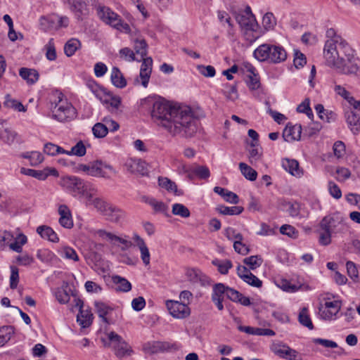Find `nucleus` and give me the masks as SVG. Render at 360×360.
Instances as JSON below:
<instances>
[{
  "instance_id": "nucleus-1",
  "label": "nucleus",
  "mask_w": 360,
  "mask_h": 360,
  "mask_svg": "<svg viewBox=\"0 0 360 360\" xmlns=\"http://www.w3.org/2000/svg\"><path fill=\"white\" fill-rule=\"evenodd\" d=\"M151 116L172 136L191 137L197 131V121L189 106L171 105L155 101Z\"/></svg>"
},
{
  "instance_id": "nucleus-2",
  "label": "nucleus",
  "mask_w": 360,
  "mask_h": 360,
  "mask_svg": "<svg viewBox=\"0 0 360 360\" xmlns=\"http://www.w3.org/2000/svg\"><path fill=\"white\" fill-rule=\"evenodd\" d=\"M347 230V224L341 214L335 212L328 214L320 221L316 229L319 243L327 246L332 243L333 237L343 234Z\"/></svg>"
},
{
  "instance_id": "nucleus-3",
  "label": "nucleus",
  "mask_w": 360,
  "mask_h": 360,
  "mask_svg": "<svg viewBox=\"0 0 360 360\" xmlns=\"http://www.w3.org/2000/svg\"><path fill=\"white\" fill-rule=\"evenodd\" d=\"M60 186L72 197L90 205L98 190L91 183L76 176H65L60 179Z\"/></svg>"
},
{
  "instance_id": "nucleus-4",
  "label": "nucleus",
  "mask_w": 360,
  "mask_h": 360,
  "mask_svg": "<svg viewBox=\"0 0 360 360\" xmlns=\"http://www.w3.org/2000/svg\"><path fill=\"white\" fill-rule=\"evenodd\" d=\"M331 61L325 58L328 66L334 68L344 75L356 74L360 68V60L355 56L354 51L348 44H345L332 54Z\"/></svg>"
},
{
  "instance_id": "nucleus-5",
  "label": "nucleus",
  "mask_w": 360,
  "mask_h": 360,
  "mask_svg": "<svg viewBox=\"0 0 360 360\" xmlns=\"http://www.w3.org/2000/svg\"><path fill=\"white\" fill-rule=\"evenodd\" d=\"M52 118L60 122H70L77 117V110L71 103L64 98L61 92L52 91L49 96Z\"/></svg>"
},
{
  "instance_id": "nucleus-6",
  "label": "nucleus",
  "mask_w": 360,
  "mask_h": 360,
  "mask_svg": "<svg viewBox=\"0 0 360 360\" xmlns=\"http://www.w3.org/2000/svg\"><path fill=\"white\" fill-rule=\"evenodd\" d=\"M226 295L228 299L232 302L240 303V304L248 307L251 304L249 297L244 296L241 292L225 285L224 283H216L212 287V301L214 303L219 311L224 309V296Z\"/></svg>"
},
{
  "instance_id": "nucleus-7",
  "label": "nucleus",
  "mask_w": 360,
  "mask_h": 360,
  "mask_svg": "<svg viewBox=\"0 0 360 360\" xmlns=\"http://www.w3.org/2000/svg\"><path fill=\"white\" fill-rule=\"evenodd\" d=\"M254 57L260 62L280 63L287 58V53L279 44H262L253 52Z\"/></svg>"
},
{
  "instance_id": "nucleus-8",
  "label": "nucleus",
  "mask_w": 360,
  "mask_h": 360,
  "mask_svg": "<svg viewBox=\"0 0 360 360\" xmlns=\"http://www.w3.org/2000/svg\"><path fill=\"white\" fill-rule=\"evenodd\" d=\"M93 205L108 221L118 223L124 217V212L101 198H94Z\"/></svg>"
},
{
  "instance_id": "nucleus-9",
  "label": "nucleus",
  "mask_w": 360,
  "mask_h": 360,
  "mask_svg": "<svg viewBox=\"0 0 360 360\" xmlns=\"http://www.w3.org/2000/svg\"><path fill=\"white\" fill-rule=\"evenodd\" d=\"M98 15L105 23L120 32L128 34L131 32L129 25L123 21L121 17L108 7H99Z\"/></svg>"
},
{
  "instance_id": "nucleus-10",
  "label": "nucleus",
  "mask_w": 360,
  "mask_h": 360,
  "mask_svg": "<svg viewBox=\"0 0 360 360\" xmlns=\"http://www.w3.org/2000/svg\"><path fill=\"white\" fill-rule=\"evenodd\" d=\"M69 22L67 16L52 13L39 18V27L43 32L53 33L60 29L68 27Z\"/></svg>"
},
{
  "instance_id": "nucleus-11",
  "label": "nucleus",
  "mask_w": 360,
  "mask_h": 360,
  "mask_svg": "<svg viewBox=\"0 0 360 360\" xmlns=\"http://www.w3.org/2000/svg\"><path fill=\"white\" fill-rule=\"evenodd\" d=\"M326 34L328 39L325 43L323 56L325 58H328L331 61L333 53L342 48L343 45L348 44V43L337 34L333 28L328 29Z\"/></svg>"
},
{
  "instance_id": "nucleus-12",
  "label": "nucleus",
  "mask_w": 360,
  "mask_h": 360,
  "mask_svg": "<svg viewBox=\"0 0 360 360\" xmlns=\"http://www.w3.org/2000/svg\"><path fill=\"white\" fill-rule=\"evenodd\" d=\"M108 338L109 340L108 346L114 349L117 356L122 357L126 354H129L131 352L129 345L116 333H109Z\"/></svg>"
},
{
  "instance_id": "nucleus-13",
  "label": "nucleus",
  "mask_w": 360,
  "mask_h": 360,
  "mask_svg": "<svg viewBox=\"0 0 360 360\" xmlns=\"http://www.w3.org/2000/svg\"><path fill=\"white\" fill-rule=\"evenodd\" d=\"M342 307L339 300L326 301L319 309L320 318L325 321L335 320Z\"/></svg>"
},
{
  "instance_id": "nucleus-14",
  "label": "nucleus",
  "mask_w": 360,
  "mask_h": 360,
  "mask_svg": "<svg viewBox=\"0 0 360 360\" xmlns=\"http://www.w3.org/2000/svg\"><path fill=\"white\" fill-rule=\"evenodd\" d=\"M178 349L179 347L176 344L162 341H149L143 345V350L148 354L177 350Z\"/></svg>"
},
{
  "instance_id": "nucleus-15",
  "label": "nucleus",
  "mask_w": 360,
  "mask_h": 360,
  "mask_svg": "<svg viewBox=\"0 0 360 360\" xmlns=\"http://www.w3.org/2000/svg\"><path fill=\"white\" fill-rule=\"evenodd\" d=\"M94 234L95 236H98L103 240L110 241L114 245H119V244H121L122 246L120 247V249L122 251L127 250L133 245L131 241L117 236L110 232H107L103 229L96 230Z\"/></svg>"
},
{
  "instance_id": "nucleus-16",
  "label": "nucleus",
  "mask_w": 360,
  "mask_h": 360,
  "mask_svg": "<svg viewBox=\"0 0 360 360\" xmlns=\"http://www.w3.org/2000/svg\"><path fill=\"white\" fill-rule=\"evenodd\" d=\"M114 172L115 170L111 165L101 160L89 163V176L109 179L110 174Z\"/></svg>"
},
{
  "instance_id": "nucleus-17",
  "label": "nucleus",
  "mask_w": 360,
  "mask_h": 360,
  "mask_svg": "<svg viewBox=\"0 0 360 360\" xmlns=\"http://www.w3.org/2000/svg\"><path fill=\"white\" fill-rule=\"evenodd\" d=\"M166 306L169 314L176 319H185L191 314V309L186 303L179 301L168 300Z\"/></svg>"
},
{
  "instance_id": "nucleus-18",
  "label": "nucleus",
  "mask_w": 360,
  "mask_h": 360,
  "mask_svg": "<svg viewBox=\"0 0 360 360\" xmlns=\"http://www.w3.org/2000/svg\"><path fill=\"white\" fill-rule=\"evenodd\" d=\"M187 280L193 284L199 283L202 286L211 284V279L198 268H188L185 272Z\"/></svg>"
},
{
  "instance_id": "nucleus-19",
  "label": "nucleus",
  "mask_w": 360,
  "mask_h": 360,
  "mask_svg": "<svg viewBox=\"0 0 360 360\" xmlns=\"http://www.w3.org/2000/svg\"><path fill=\"white\" fill-rule=\"evenodd\" d=\"M124 166L131 174L141 176H146L148 174L147 163L141 159L129 158L126 161Z\"/></svg>"
},
{
  "instance_id": "nucleus-20",
  "label": "nucleus",
  "mask_w": 360,
  "mask_h": 360,
  "mask_svg": "<svg viewBox=\"0 0 360 360\" xmlns=\"http://www.w3.org/2000/svg\"><path fill=\"white\" fill-rule=\"evenodd\" d=\"M274 352L278 356L287 360H302V355L295 349L287 345H276Z\"/></svg>"
},
{
  "instance_id": "nucleus-21",
  "label": "nucleus",
  "mask_w": 360,
  "mask_h": 360,
  "mask_svg": "<svg viewBox=\"0 0 360 360\" xmlns=\"http://www.w3.org/2000/svg\"><path fill=\"white\" fill-rule=\"evenodd\" d=\"M285 205L287 212L292 217L304 219L309 217V211L305 209L303 205L297 201L288 202Z\"/></svg>"
},
{
  "instance_id": "nucleus-22",
  "label": "nucleus",
  "mask_w": 360,
  "mask_h": 360,
  "mask_svg": "<svg viewBox=\"0 0 360 360\" xmlns=\"http://www.w3.org/2000/svg\"><path fill=\"white\" fill-rule=\"evenodd\" d=\"M132 240L140 250L141 258L143 263L146 266L149 265L150 262V254L144 240L136 233L133 234Z\"/></svg>"
},
{
  "instance_id": "nucleus-23",
  "label": "nucleus",
  "mask_w": 360,
  "mask_h": 360,
  "mask_svg": "<svg viewBox=\"0 0 360 360\" xmlns=\"http://www.w3.org/2000/svg\"><path fill=\"white\" fill-rule=\"evenodd\" d=\"M153 60L150 57L143 58L141 65L139 77L141 81V85L146 88L148 84L150 74L152 72Z\"/></svg>"
},
{
  "instance_id": "nucleus-24",
  "label": "nucleus",
  "mask_w": 360,
  "mask_h": 360,
  "mask_svg": "<svg viewBox=\"0 0 360 360\" xmlns=\"http://www.w3.org/2000/svg\"><path fill=\"white\" fill-rule=\"evenodd\" d=\"M188 174V177L193 180L195 177L200 179H207L210 176V172L207 166L204 165H194L191 167L188 168L186 170Z\"/></svg>"
},
{
  "instance_id": "nucleus-25",
  "label": "nucleus",
  "mask_w": 360,
  "mask_h": 360,
  "mask_svg": "<svg viewBox=\"0 0 360 360\" xmlns=\"http://www.w3.org/2000/svg\"><path fill=\"white\" fill-rule=\"evenodd\" d=\"M302 126L300 124H287L283 132V136L286 141H298L301 138Z\"/></svg>"
},
{
  "instance_id": "nucleus-26",
  "label": "nucleus",
  "mask_w": 360,
  "mask_h": 360,
  "mask_svg": "<svg viewBox=\"0 0 360 360\" xmlns=\"http://www.w3.org/2000/svg\"><path fill=\"white\" fill-rule=\"evenodd\" d=\"M60 214L59 224L65 229H71L73 226V220L71 212L65 205H61L58 207Z\"/></svg>"
},
{
  "instance_id": "nucleus-27",
  "label": "nucleus",
  "mask_w": 360,
  "mask_h": 360,
  "mask_svg": "<svg viewBox=\"0 0 360 360\" xmlns=\"http://www.w3.org/2000/svg\"><path fill=\"white\" fill-rule=\"evenodd\" d=\"M70 10L77 19L82 20L89 13L86 1H68Z\"/></svg>"
},
{
  "instance_id": "nucleus-28",
  "label": "nucleus",
  "mask_w": 360,
  "mask_h": 360,
  "mask_svg": "<svg viewBox=\"0 0 360 360\" xmlns=\"http://www.w3.org/2000/svg\"><path fill=\"white\" fill-rule=\"evenodd\" d=\"M103 93L105 98L103 102L108 105V108L112 112L117 111L122 103L120 96L114 95L110 91H107L106 90H103Z\"/></svg>"
},
{
  "instance_id": "nucleus-29",
  "label": "nucleus",
  "mask_w": 360,
  "mask_h": 360,
  "mask_svg": "<svg viewBox=\"0 0 360 360\" xmlns=\"http://www.w3.org/2000/svg\"><path fill=\"white\" fill-rule=\"evenodd\" d=\"M37 233L44 239L52 243H58L59 237L55 231L50 226L41 225L37 228Z\"/></svg>"
},
{
  "instance_id": "nucleus-30",
  "label": "nucleus",
  "mask_w": 360,
  "mask_h": 360,
  "mask_svg": "<svg viewBox=\"0 0 360 360\" xmlns=\"http://www.w3.org/2000/svg\"><path fill=\"white\" fill-rule=\"evenodd\" d=\"M282 167L285 170L296 177H300L303 174V172L300 168L298 162L295 160H283L282 161Z\"/></svg>"
},
{
  "instance_id": "nucleus-31",
  "label": "nucleus",
  "mask_w": 360,
  "mask_h": 360,
  "mask_svg": "<svg viewBox=\"0 0 360 360\" xmlns=\"http://www.w3.org/2000/svg\"><path fill=\"white\" fill-rule=\"evenodd\" d=\"M347 123L354 134L360 131V113L351 110L346 115Z\"/></svg>"
},
{
  "instance_id": "nucleus-32",
  "label": "nucleus",
  "mask_w": 360,
  "mask_h": 360,
  "mask_svg": "<svg viewBox=\"0 0 360 360\" xmlns=\"http://www.w3.org/2000/svg\"><path fill=\"white\" fill-rule=\"evenodd\" d=\"M248 151L249 160L252 165H255L262 160L263 150L259 143H249Z\"/></svg>"
},
{
  "instance_id": "nucleus-33",
  "label": "nucleus",
  "mask_w": 360,
  "mask_h": 360,
  "mask_svg": "<svg viewBox=\"0 0 360 360\" xmlns=\"http://www.w3.org/2000/svg\"><path fill=\"white\" fill-rule=\"evenodd\" d=\"M19 75L27 82L28 84H34L39 77V72L35 69L21 68L19 70Z\"/></svg>"
},
{
  "instance_id": "nucleus-34",
  "label": "nucleus",
  "mask_w": 360,
  "mask_h": 360,
  "mask_svg": "<svg viewBox=\"0 0 360 360\" xmlns=\"http://www.w3.org/2000/svg\"><path fill=\"white\" fill-rule=\"evenodd\" d=\"M96 312L98 314L99 318L101 319L102 321L106 324H110V321L107 318V316L112 311V308L107 304L96 301L94 302Z\"/></svg>"
},
{
  "instance_id": "nucleus-35",
  "label": "nucleus",
  "mask_w": 360,
  "mask_h": 360,
  "mask_svg": "<svg viewBox=\"0 0 360 360\" xmlns=\"http://www.w3.org/2000/svg\"><path fill=\"white\" fill-rule=\"evenodd\" d=\"M110 80L117 88L123 89L127 86V80L117 67H113L111 70Z\"/></svg>"
},
{
  "instance_id": "nucleus-36",
  "label": "nucleus",
  "mask_w": 360,
  "mask_h": 360,
  "mask_svg": "<svg viewBox=\"0 0 360 360\" xmlns=\"http://www.w3.org/2000/svg\"><path fill=\"white\" fill-rule=\"evenodd\" d=\"M112 281L117 285L116 290L118 291L127 292L131 290V283L124 277L115 275L112 276Z\"/></svg>"
},
{
  "instance_id": "nucleus-37",
  "label": "nucleus",
  "mask_w": 360,
  "mask_h": 360,
  "mask_svg": "<svg viewBox=\"0 0 360 360\" xmlns=\"http://www.w3.org/2000/svg\"><path fill=\"white\" fill-rule=\"evenodd\" d=\"M298 321L302 326L307 327L308 329H314L308 307H304L300 309L298 314Z\"/></svg>"
},
{
  "instance_id": "nucleus-38",
  "label": "nucleus",
  "mask_w": 360,
  "mask_h": 360,
  "mask_svg": "<svg viewBox=\"0 0 360 360\" xmlns=\"http://www.w3.org/2000/svg\"><path fill=\"white\" fill-rule=\"evenodd\" d=\"M80 47V41L77 39L72 38L65 44L64 53L68 57H71Z\"/></svg>"
},
{
  "instance_id": "nucleus-39",
  "label": "nucleus",
  "mask_w": 360,
  "mask_h": 360,
  "mask_svg": "<svg viewBox=\"0 0 360 360\" xmlns=\"http://www.w3.org/2000/svg\"><path fill=\"white\" fill-rule=\"evenodd\" d=\"M16 133L9 129L5 128L3 125L0 126V139L8 145H11L15 139Z\"/></svg>"
},
{
  "instance_id": "nucleus-40",
  "label": "nucleus",
  "mask_w": 360,
  "mask_h": 360,
  "mask_svg": "<svg viewBox=\"0 0 360 360\" xmlns=\"http://www.w3.org/2000/svg\"><path fill=\"white\" fill-rule=\"evenodd\" d=\"M77 321L82 328H87L92 323L93 314L90 311L80 309L77 316Z\"/></svg>"
},
{
  "instance_id": "nucleus-41",
  "label": "nucleus",
  "mask_w": 360,
  "mask_h": 360,
  "mask_svg": "<svg viewBox=\"0 0 360 360\" xmlns=\"http://www.w3.org/2000/svg\"><path fill=\"white\" fill-rule=\"evenodd\" d=\"M237 20L240 25L247 30H253L257 25L255 15H238Z\"/></svg>"
},
{
  "instance_id": "nucleus-42",
  "label": "nucleus",
  "mask_w": 360,
  "mask_h": 360,
  "mask_svg": "<svg viewBox=\"0 0 360 360\" xmlns=\"http://www.w3.org/2000/svg\"><path fill=\"white\" fill-rule=\"evenodd\" d=\"M58 252L60 257L65 259L72 260L74 262H77L79 259L75 250L69 246H64L60 248L58 250Z\"/></svg>"
},
{
  "instance_id": "nucleus-43",
  "label": "nucleus",
  "mask_w": 360,
  "mask_h": 360,
  "mask_svg": "<svg viewBox=\"0 0 360 360\" xmlns=\"http://www.w3.org/2000/svg\"><path fill=\"white\" fill-rule=\"evenodd\" d=\"M330 174L335 178L339 182H345L351 176V172L348 168L344 167H337L335 172H331Z\"/></svg>"
},
{
  "instance_id": "nucleus-44",
  "label": "nucleus",
  "mask_w": 360,
  "mask_h": 360,
  "mask_svg": "<svg viewBox=\"0 0 360 360\" xmlns=\"http://www.w3.org/2000/svg\"><path fill=\"white\" fill-rule=\"evenodd\" d=\"M217 210L223 215H238L243 212V207L241 206L227 207L219 205L217 207Z\"/></svg>"
},
{
  "instance_id": "nucleus-45",
  "label": "nucleus",
  "mask_w": 360,
  "mask_h": 360,
  "mask_svg": "<svg viewBox=\"0 0 360 360\" xmlns=\"http://www.w3.org/2000/svg\"><path fill=\"white\" fill-rule=\"evenodd\" d=\"M25 159H29L32 166H37L44 160L43 155L38 151L26 152L22 155Z\"/></svg>"
},
{
  "instance_id": "nucleus-46",
  "label": "nucleus",
  "mask_w": 360,
  "mask_h": 360,
  "mask_svg": "<svg viewBox=\"0 0 360 360\" xmlns=\"http://www.w3.org/2000/svg\"><path fill=\"white\" fill-rule=\"evenodd\" d=\"M212 264L217 266L219 272L223 275L227 274L229 270L233 266L231 261L229 259L221 261L218 259H215L212 260Z\"/></svg>"
},
{
  "instance_id": "nucleus-47",
  "label": "nucleus",
  "mask_w": 360,
  "mask_h": 360,
  "mask_svg": "<svg viewBox=\"0 0 360 360\" xmlns=\"http://www.w3.org/2000/svg\"><path fill=\"white\" fill-rule=\"evenodd\" d=\"M239 168L242 174L250 181H255L257 177V172L244 162L239 163Z\"/></svg>"
},
{
  "instance_id": "nucleus-48",
  "label": "nucleus",
  "mask_w": 360,
  "mask_h": 360,
  "mask_svg": "<svg viewBox=\"0 0 360 360\" xmlns=\"http://www.w3.org/2000/svg\"><path fill=\"white\" fill-rule=\"evenodd\" d=\"M86 153V149L82 141H78L72 147L70 150H65V154L68 155H76L78 157H83L85 155Z\"/></svg>"
},
{
  "instance_id": "nucleus-49",
  "label": "nucleus",
  "mask_w": 360,
  "mask_h": 360,
  "mask_svg": "<svg viewBox=\"0 0 360 360\" xmlns=\"http://www.w3.org/2000/svg\"><path fill=\"white\" fill-rule=\"evenodd\" d=\"M158 183L160 186L165 188L169 192H173L178 195L181 194V193L178 192L176 184L166 177H159Z\"/></svg>"
},
{
  "instance_id": "nucleus-50",
  "label": "nucleus",
  "mask_w": 360,
  "mask_h": 360,
  "mask_svg": "<svg viewBox=\"0 0 360 360\" xmlns=\"http://www.w3.org/2000/svg\"><path fill=\"white\" fill-rule=\"evenodd\" d=\"M20 173L29 176L34 177L39 180H45L49 176V174H45V171L35 170L25 167H22L20 169Z\"/></svg>"
},
{
  "instance_id": "nucleus-51",
  "label": "nucleus",
  "mask_w": 360,
  "mask_h": 360,
  "mask_svg": "<svg viewBox=\"0 0 360 360\" xmlns=\"http://www.w3.org/2000/svg\"><path fill=\"white\" fill-rule=\"evenodd\" d=\"M13 330L11 326H5L0 328V347H3L11 338Z\"/></svg>"
},
{
  "instance_id": "nucleus-52",
  "label": "nucleus",
  "mask_w": 360,
  "mask_h": 360,
  "mask_svg": "<svg viewBox=\"0 0 360 360\" xmlns=\"http://www.w3.org/2000/svg\"><path fill=\"white\" fill-rule=\"evenodd\" d=\"M44 152L49 155L65 154V149L52 143H46L44 147Z\"/></svg>"
},
{
  "instance_id": "nucleus-53",
  "label": "nucleus",
  "mask_w": 360,
  "mask_h": 360,
  "mask_svg": "<svg viewBox=\"0 0 360 360\" xmlns=\"http://www.w3.org/2000/svg\"><path fill=\"white\" fill-rule=\"evenodd\" d=\"M44 49L46 51V57L49 60L53 61L56 59L57 56L53 38L49 39Z\"/></svg>"
},
{
  "instance_id": "nucleus-54",
  "label": "nucleus",
  "mask_w": 360,
  "mask_h": 360,
  "mask_svg": "<svg viewBox=\"0 0 360 360\" xmlns=\"http://www.w3.org/2000/svg\"><path fill=\"white\" fill-rule=\"evenodd\" d=\"M262 259L259 255H252L243 259V263L250 267V269L255 270L259 267L262 264Z\"/></svg>"
},
{
  "instance_id": "nucleus-55",
  "label": "nucleus",
  "mask_w": 360,
  "mask_h": 360,
  "mask_svg": "<svg viewBox=\"0 0 360 360\" xmlns=\"http://www.w3.org/2000/svg\"><path fill=\"white\" fill-rule=\"evenodd\" d=\"M55 257L54 253L48 249L39 250L37 253V257L44 263L51 262Z\"/></svg>"
},
{
  "instance_id": "nucleus-56",
  "label": "nucleus",
  "mask_w": 360,
  "mask_h": 360,
  "mask_svg": "<svg viewBox=\"0 0 360 360\" xmlns=\"http://www.w3.org/2000/svg\"><path fill=\"white\" fill-rule=\"evenodd\" d=\"M262 25L266 30H273L276 25V20L272 13H266L262 18Z\"/></svg>"
},
{
  "instance_id": "nucleus-57",
  "label": "nucleus",
  "mask_w": 360,
  "mask_h": 360,
  "mask_svg": "<svg viewBox=\"0 0 360 360\" xmlns=\"http://www.w3.org/2000/svg\"><path fill=\"white\" fill-rule=\"evenodd\" d=\"M172 213L184 218H187L191 215L189 210L180 203H175L172 205Z\"/></svg>"
},
{
  "instance_id": "nucleus-58",
  "label": "nucleus",
  "mask_w": 360,
  "mask_h": 360,
  "mask_svg": "<svg viewBox=\"0 0 360 360\" xmlns=\"http://www.w3.org/2000/svg\"><path fill=\"white\" fill-rule=\"evenodd\" d=\"M27 237L24 234H20L18 238L9 244L10 248L16 252L22 251V246L27 243Z\"/></svg>"
},
{
  "instance_id": "nucleus-59",
  "label": "nucleus",
  "mask_w": 360,
  "mask_h": 360,
  "mask_svg": "<svg viewBox=\"0 0 360 360\" xmlns=\"http://www.w3.org/2000/svg\"><path fill=\"white\" fill-rule=\"evenodd\" d=\"M92 132L96 138H103L108 134V129L104 124L98 122L92 127Z\"/></svg>"
},
{
  "instance_id": "nucleus-60",
  "label": "nucleus",
  "mask_w": 360,
  "mask_h": 360,
  "mask_svg": "<svg viewBox=\"0 0 360 360\" xmlns=\"http://www.w3.org/2000/svg\"><path fill=\"white\" fill-rule=\"evenodd\" d=\"M147 43L144 39H136L134 42L136 53L143 58L147 55Z\"/></svg>"
},
{
  "instance_id": "nucleus-61",
  "label": "nucleus",
  "mask_w": 360,
  "mask_h": 360,
  "mask_svg": "<svg viewBox=\"0 0 360 360\" xmlns=\"http://www.w3.org/2000/svg\"><path fill=\"white\" fill-rule=\"evenodd\" d=\"M54 295L56 297V299L60 303V304H66L70 300V295L68 293L66 290L63 288H56L54 290Z\"/></svg>"
},
{
  "instance_id": "nucleus-62",
  "label": "nucleus",
  "mask_w": 360,
  "mask_h": 360,
  "mask_svg": "<svg viewBox=\"0 0 360 360\" xmlns=\"http://www.w3.org/2000/svg\"><path fill=\"white\" fill-rule=\"evenodd\" d=\"M334 155L338 158H342L345 155V145L341 141H337L333 146Z\"/></svg>"
},
{
  "instance_id": "nucleus-63",
  "label": "nucleus",
  "mask_w": 360,
  "mask_h": 360,
  "mask_svg": "<svg viewBox=\"0 0 360 360\" xmlns=\"http://www.w3.org/2000/svg\"><path fill=\"white\" fill-rule=\"evenodd\" d=\"M197 69L205 77H213L216 75L215 68L212 65H198Z\"/></svg>"
},
{
  "instance_id": "nucleus-64",
  "label": "nucleus",
  "mask_w": 360,
  "mask_h": 360,
  "mask_svg": "<svg viewBox=\"0 0 360 360\" xmlns=\"http://www.w3.org/2000/svg\"><path fill=\"white\" fill-rule=\"evenodd\" d=\"M294 65L296 68H302L307 63V58L299 50H295L294 53Z\"/></svg>"
}]
</instances>
